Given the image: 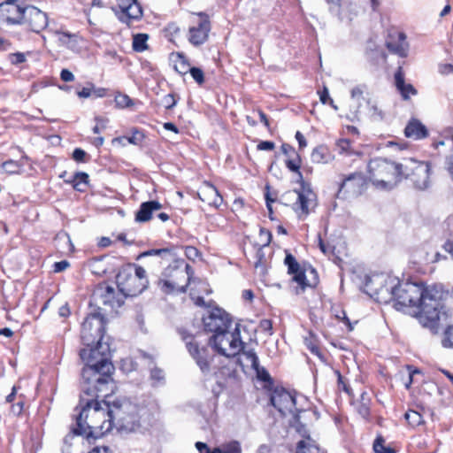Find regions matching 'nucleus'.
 <instances>
[{
	"label": "nucleus",
	"mask_w": 453,
	"mask_h": 453,
	"mask_svg": "<svg viewBox=\"0 0 453 453\" xmlns=\"http://www.w3.org/2000/svg\"><path fill=\"white\" fill-rule=\"evenodd\" d=\"M104 326L105 320L100 312L89 314L82 323L81 341L88 348L80 351V357L85 364L81 377L83 390L88 394L107 391L114 372L110 346L103 342Z\"/></svg>",
	"instance_id": "f257e3e1"
},
{
	"label": "nucleus",
	"mask_w": 453,
	"mask_h": 453,
	"mask_svg": "<svg viewBox=\"0 0 453 453\" xmlns=\"http://www.w3.org/2000/svg\"><path fill=\"white\" fill-rule=\"evenodd\" d=\"M396 302L393 306L398 311L407 307H418L419 323L437 332L439 323L446 321L450 316L445 305L449 291L441 284L425 286L423 282H402L396 286Z\"/></svg>",
	"instance_id": "f03ea898"
},
{
	"label": "nucleus",
	"mask_w": 453,
	"mask_h": 453,
	"mask_svg": "<svg viewBox=\"0 0 453 453\" xmlns=\"http://www.w3.org/2000/svg\"><path fill=\"white\" fill-rule=\"evenodd\" d=\"M112 380L108 384L105 392L96 391V394H88L83 390V378L81 377V395L80 400L81 411L76 418L73 433L76 435H83L87 438H98L110 432L112 428V417L110 411L113 408V402L97 401V398L108 396L112 391Z\"/></svg>",
	"instance_id": "7ed1b4c3"
},
{
	"label": "nucleus",
	"mask_w": 453,
	"mask_h": 453,
	"mask_svg": "<svg viewBox=\"0 0 453 453\" xmlns=\"http://www.w3.org/2000/svg\"><path fill=\"white\" fill-rule=\"evenodd\" d=\"M286 160L287 167L298 173L301 187L298 190H289L280 196V202L285 205H291L299 219H304L317 206V195L311 185L303 180L300 169L301 159L296 153Z\"/></svg>",
	"instance_id": "20e7f679"
},
{
	"label": "nucleus",
	"mask_w": 453,
	"mask_h": 453,
	"mask_svg": "<svg viewBox=\"0 0 453 453\" xmlns=\"http://www.w3.org/2000/svg\"><path fill=\"white\" fill-rule=\"evenodd\" d=\"M369 180L372 185L381 190H391L402 180L401 163L392 162L387 158L377 157L368 164Z\"/></svg>",
	"instance_id": "39448f33"
},
{
	"label": "nucleus",
	"mask_w": 453,
	"mask_h": 453,
	"mask_svg": "<svg viewBox=\"0 0 453 453\" xmlns=\"http://www.w3.org/2000/svg\"><path fill=\"white\" fill-rule=\"evenodd\" d=\"M186 349L203 376L216 375L219 367L215 364V349L209 344H201L197 339L189 334L180 332Z\"/></svg>",
	"instance_id": "423d86ee"
},
{
	"label": "nucleus",
	"mask_w": 453,
	"mask_h": 453,
	"mask_svg": "<svg viewBox=\"0 0 453 453\" xmlns=\"http://www.w3.org/2000/svg\"><path fill=\"white\" fill-rule=\"evenodd\" d=\"M141 412L145 411L129 401H113V408L110 411L112 426L115 425L119 429L127 432L135 431L141 426Z\"/></svg>",
	"instance_id": "0eeeda50"
},
{
	"label": "nucleus",
	"mask_w": 453,
	"mask_h": 453,
	"mask_svg": "<svg viewBox=\"0 0 453 453\" xmlns=\"http://www.w3.org/2000/svg\"><path fill=\"white\" fill-rule=\"evenodd\" d=\"M209 344L220 355L227 357L236 356L243 349L240 325L235 324L230 329L212 334L209 339Z\"/></svg>",
	"instance_id": "6e6552de"
},
{
	"label": "nucleus",
	"mask_w": 453,
	"mask_h": 453,
	"mask_svg": "<svg viewBox=\"0 0 453 453\" xmlns=\"http://www.w3.org/2000/svg\"><path fill=\"white\" fill-rule=\"evenodd\" d=\"M403 179H410L414 187L425 190L431 186L432 165L428 161H418L414 158H404L401 162Z\"/></svg>",
	"instance_id": "1a4fd4ad"
},
{
	"label": "nucleus",
	"mask_w": 453,
	"mask_h": 453,
	"mask_svg": "<svg viewBox=\"0 0 453 453\" xmlns=\"http://www.w3.org/2000/svg\"><path fill=\"white\" fill-rule=\"evenodd\" d=\"M364 291L377 302L388 303L396 302V286L387 281L383 276H367L364 285Z\"/></svg>",
	"instance_id": "9d476101"
},
{
	"label": "nucleus",
	"mask_w": 453,
	"mask_h": 453,
	"mask_svg": "<svg viewBox=\"0 0 453 453\" xmlns=\"http://www.w3.org/2000/svg\"><path fill=\"white\" fill-rule=\"evenodd\" d=\"M204 330L213 334L233 327L230 315L220 308H213L203 317Z\"/></svg>",
	"instance_id": "9b49d317"
},
{
	"label": "nucleus",
	"mask_w": 453,
	"mask_h": 453,
	"mask_svg": "<svg viewBox=\"0 0 453 453\" xmlns=\"http://www.w3.org/2000/svg\"><path fill=\"white\" fill-rule=\"evenodd\" d=\"M116 283L123 297L136 296L146 288L145 285L142 284V282L135 278V275H133L130 269L121 270L117 274Z\"/></svg>",
	"instance_id": "f8f14e48"
},
{
	"label": "nucleus",
	"mask_w": 453,
	"mask_h": 453,
	"mask_svg": "<svg viewBox=\"0 0 453 453\" xmlns=\"http://www.w3.org/2000/svg\"><path fill=\"white\" fill-rule=\"evenodd\" d=\"M284 263L288 266V273L293 274V280L300 286L302 290H304L307 287H316L318 284V275L313 268H311L309 271L310 274L312 275V280H307L305 272L301 270L300 265L292 254L287 253Z\"/></svg>",
	"instance_id": "ddd939ff"
},
{
	"label": "nucleus",
	"mask_w": 453,
	"mask_h": 453,
	"mask_svg": "<svg viewBox=\"0 0 453 453\" xmlns=\"http://www.w3.org/2000/svg\"><path fill=\"white\" fill-rule=\"evenodd\" d=\"M172 260L173 264L165 269L163 275L165 278L179 280L180 284L185 285L187 289L194 275V270L182 258H175L174 257Z\"/></svg>",
	"instance_id": "4468645a"
},
{
	"label": "nucleus",
	"mask_w": 453,
	"mask_h": 453,
	"mask_svg": "<svg viewBox=\"0 0 453 453\" xmlns=\"http://www.w3.org/2000/svg\"><path fill=\"white\" fill-rule=\"evenodd\" d=\"M27 5L21 3L3 2L0 4V23L7 25H21Z\"/></svg>",
	"instance_id": "2eb2a0df"
},
{
	"label": "nucleus",
	"mask_w": 453,
	"mask_h": 453,
	"mask_svg": "<svg viewBox=\"0 0 453 453\" xmlns=\"http://www.w3.org/2000/svg\"><path fill=\"white\" fill-rule=\"evenodd\" d=\"M49 24L47 13L43 12L34 5H27L25 17L22 24L28 27L34 33L39 34L44 30Z\"/></svg>",
	"instance_id": "dca6fc26"
},
{
	"label": "nucleus",
	"mask_w": 453,
	"mask_h": 453,
	"mask_svg": "<svg viewBox=\"0 0 453 453\" xmlns=\"http://www.w3.org/2000/svg\"><path fill=\"white\" fill-rule=\"evenodd\" d=\"M365 180L361 173H353L343 179L337 193L338 198H346L347 196H357L362 194Z\"/></svg>",
	"instance_id": "f3484780"
},
{
	"label": "nucleus",
	"mask_w": 453,
	"mask_h": 453,
	"mask_svg": "<svg viewBox=\"0 0 453 453\" xmlns=\"http://www.w3.org/2000/svg\"><path fill=\"white\" fill-rule=\"evenodd\" d=\"M271 403L282 416L294 414L296 411L295 396L283 388H276L273 392Z\"/></svg>",
	"instance_id": "a211bd4d"
},
{
	"label": "nucleus",
	"mask_w": 453,
	"mask_h": 453,
	"mask_svg": "<svg viewBox=\"0 0 453 453\" xmlns=\"http://www.w3.org/2000/svg\"><path fill=\"white\" fill-rule=\"evenodd\" d=\"M199 16L200 19L197 26L189 27L188 41L195 46L204 43L208 39V35L211 30L208 18L202 13H200Z\"/></svg>",
	"instance_id": "6ab92c4d"
},
{
	"label": "nucleus",
	"mask_w": 453,
	"mask_h": 453,
	"mask_svg": "<svg viewBox=\"0 0 453 453\" xmlns=\"http://www.w3.org/2000/svg\"><path fill=\"white\" fill-rule=\"evenodd\" d=\"M118 5L121 11L119 19L129 24L142 17V9L137 0H118Z\"/></svg>",
	"instance_id": "aec40b11"
},
{
	"label": "nucleus",
	"mask_w": 453,
	"mask_h": 453,
	"mask_svg": "<svg viewBox=\"0 0 453 453\" xmlns=\"http://www.w3.org/2000/svg\"><path fill=\"white\" fill-rule=\"evenodd\" d=\"M95 302H99L111 308L120 307L124 303L122 297L116 296L115 288L109 285H101L93 294Z\"/></svg>",
	"instance_id": "412c9836"
},
{
	"label": "nucleus",
	"mask_w": 453,
	"mask_h": 453,
	"mask_svg": "<svg viewBox=\"0 0 453 453\" xmlns=\"http://www.w3.org/2000/svg\"><path fill=\"white\" fill-rule=\"evenodd\" d=\"M198 196L201 201L215 208L220 206L223 202V198L219 195L218 189L209 182H204L200 188Z\"/></svg>",
	"instance_id": "4be33fe9"
},
{
	"label": "nucleus",
	"mask_w": 453,
	"mask_h": 453,
	"mask_svg": "<svg viewBox=\"0 0 453 453\" xmlns=\"http://www.w3.org/2000/svg\"><path fill=\"white\" fill-rule=\"evenodd\" d=\"M242 359L241 363H242L246 366H250L253 370H255L257 375L263 380H267L269 379L268 372L264 369L260 368L258 357L254 351V349H242Z\"/></svg>",
	"instance_id": "5701e85b"
},
{
	"label": "nucleus",
	"mask_w": 453,
	"mask_h": 453,
	"mask_svg": "<svg viewBox=\"0 0 453 453\" xmlns=\"http://www.w3.org/2000/svg\"><path fill=\"white\" fill-rule=\"evenodd\" d=\"M404 134L408 138L420 140L428 135V131L419 120L412 119L407 124L404 129Z\"/></svg>",
	"instance_id": "b1692460"
},
{
	"label": "nucleus",
	"mask_w": 453,
	"mask_h": 453,
	"mask_svg": "<svg viewBox=\"0 0 453 453\" xmlns=\"http://www.w3.org/2000/svg\"><path fill=\"white\" fill-rule=\"evenodd\" d=\"M161 208L162 204L157 201L144 202L140 205L135 214V220L138 222H147L151 219L152 213L159 211Z\"/></svg>",
	"instance_id": "393cba45"
},
{
	"label": "nucleus",
	"mask_w": 453,
	"mask_h": 453,
	"mask_svg": "<svg viewBox=\"0 0 453 453\" xmlns=\"http://www.w3.org/2000/svg\"><path fill=\"white\" fill-rule=\"evenodd\" d=\"M395 81L397 89L400 91L402 97L404 100L409 99L411 95L415 96L417 94L416 88L411 84H406L404 82V77L401 67H399L397 72L395 73Z\"/></svg>",
	"instance_id": "a878e982"
},
{
	"label": "nucleus",
	"mask_w": 453,
	"mask_h": 453,
	"mask_svg": "<svg viewBox=\"0 0 453 453\" xmlns=\"http://www.w3.org/2000/svg\"><path fill=\"white\" fill-rule=\"evenodd\" d=\"M158 287L165 294L185 293L186 286L180 284L179 280H171L170 278L158 280Z\"/></svg>",
	"instance_id": "bb28decb"
},
{
	"label": "nucleus",
	"mask_w": 453,
	"mask_h": 453,
	"mask_svg": "<svg viewBox=\"0 0 453 453\" xmlns=\"http://www.w3.org/2000/svg\"><path fill=\"white\" fill-rule=\"evenodd\" d=\"M150 256H157L162 257L165 260H171L173 259L175 257L174 249L173 248H164V249H152L146 250L142 253H141L138 256V259L144 257H150Z\"/></svg>",
	"instance_id": "cd10ccee"
},
{
	"label": "nucleus",
	"mask_w": 453,
	"mask_h": 453,
	"mask_svg": "<svg viewBox=\"0 0 453 453\" xmlns=\"http://www.w3.org/2000/svg\"><path fill=\"white\" fill-rule=\"evenodd\" d=\"M387 47L391 52L395 53L402 58L407 56L408 45L405 42V36L402 33L399 34L398 42H388Z\"/></svg>",
	"instance_id": "c85d7f7f"
},
{
	"label": "nucleus",
	"mask_w": 453,
	"mask_h": 453,
	"mask_svg": "<svg viewBox=\"0 0 453 453\" xmlns=\"http://www.w3.org/2000/svg\"><path fill=\"white\" fill-rule=\"evenodd\" d=\"M27 158L28 157L26 155H24L21 157V159L19 160V161H15V160H12V159L4 161L2 164V168L6 173H11V174L19 173L21 172L22 168L25 165L23 160H27Z\"/></svg>",
	"instance_id": "c756f323"
},
{
	"label": "nucleus",
	"mask_w": 453,
	"mask_h": 453,
	"mask_svg": "<svg viewBox=\"0 0 453 453\" xmlns=\"http://www.w3.org/2000/svg\"><path fill=\"white\" fill-rule=\"evenodd\" d=\"M326 2L329 5V11L342 20L345 19L351 20L357 15V13H342L340 0H326Z\"/></svg>",
	"instance_id": "7c9ffc66"
},
{
	"label": "nucleus",
	"mask_w": 453,
	"mask_h": 453,
	"mask_svg": "<svg viewBox=\"0 0 453 453\" xmlns=\"http://www.w3.org/2000/svg\"><path fill=\"white\" fill-rule=\"evenodd\" d=\"M311 157L313 163L325 164L328 162L330 155L326 147L319 146L313 150Z\"/></svg>",
	"instance_id": "2f4dec72"
},
{
	"label": "nucleus",
	"mask_w": 453,
	"mask_h": 453,
	"mask_svg": "<svg viewBox=\"0 0 453 453\" xmlns=\"http://www.w3.org/2000/svg\"><path fill=\"white\" fill-rule=\"evenodd\" d=\"M69 182L73 184V188L76 190L84 191V188L88 182V175L86 173L78 172Z\"/></svg>",
	"instance_id": "473e14b6"
},
{
	"label": "nucleus",
	"mask_w": 453,
	"mask_h": 453,
	"mask_svg": "<svg viewBox=\"0 0 453 453\" xmlns=\"http://www.w3.org/2000/svg\"><path fill=\"white\" fill-rule=\"evenodd\" d=\"M148 35L146 34H137L133 38V49L137 52H142L147 49Z\"/></svg>",
	"instance_id": "72a5a7b5"
},
{
	"label": "nucleus",
	"mask_w": 453,
	"mask_h": 453,
	"mask_svg": "<svg viewBox=\"0 0 453 453\" xmlns=\"http://www.w3.org/2000/svg\"><path fill=\"white\" fill-rule=\"evenodd\" d=\"M304 344L312 354L316 355L321 360L323 359V355L320 352L318 345V340L316 339V337H314L313 334H311L309 337H306L304 339Z\"/></svg>",
	"instance_id": "f704fd0d"
},
{
	"label": "nucleus",
	"mask_w": 453,
	"mask_h": 453,
	"mask_svg": "<svg viewBox=\"0 0 453 453\" xmlns=\"http://www.w3.org/2000/svg\"><path fill=\"white\" fill-rule=\"evenodd\" d=\"M404 418L407 420V422L413 427L424 423L423 417L421 416V414L415 411H408L404 414Z\"/></svg>",
	"instance_id": "c9c22d12"
},
{
	"label": "nucleus",
	"mask_w": 453,
	"mask_h": 453,
	"mask_svg": "<svg viewBox=\"0 0 453 453\" xmlns=\"http://www.w3.org/2000/svg\"><path fill=\"white\" fill-rule=\"evenodd\" d=\"M211 453H242V449L239 442L233 441L223 448L212 449Z\"/></svg>",
	"instance_id": "e433bc0d"
},
{
	"label": "nucleus",
	"mask_w": 453,
	"mask_h": 453,
	"mask_svg": "<svg viewBox=\"0 0 453 453\" xmlns=\"http://www.w3.org/2000/svg\"><path fill=\"white\" fill-rule=\"evenodd\" d=\"M296 453H320L319 449L310 441H300Z\"/></svg>",
	"instance_id": "4c0bfd02"
},
{
	"label": "nucleus",
	"mask_w": 453,
	"mask_h": 453,
	"mask_svg": "<svg viewBox=\"0 0 453 453\" xmlns=\"http://www.w3.org/2000/svg\"><path fill=\"white\" fill-rule=\"evenodd\" d=\"M373 450L375 453H395V450L384 445V439L378 437L373 442Z\"/></svg>",
	"instance_id": "58836bf2"
},
{
	"label": "nucleus",
	"mask_w": 453,
	"mask_h": 453,
	"mask_svg": "<svg viewBox=\"0 0 453 453\" xmlns=\"http://www.w3.org/2000/svg\"><path fill=\"white\" fill-rule=\"evenodd\" d=\"M441 345L444 348L453 349V325L449 326L445 329L441 340Z\"/></svg>",
	"instance_id": "ea45409f"
},
{
	"label": "nucleus",
	"mask_w": 453,
	"mask_h": 453,
	"mask_svg": "<svg viewBox=\"0 0 453 453\" xmlns=\"http://www.w3.org/2000/svg\"><path fill=\"white\" fill-rule=\"evenodd\" d=\"M351 141L349 139H340L336 145L340 152L351 155L354 153V150L351 147Z\"/></svg>",
	"instance_id": "a19ab883"
},
{
	"label": "nucleus",
	"mask_w": 453,
	"mask_h": 453,
	"mask_svg": "<svg viewBox=\"0 0 453 453\" xmlns=\"http://www.w3.org/2000/svg\"><path fill=\"white\" fill-rule=\"evenodd\" d=\"M365 89V86L359 85L351 89L350 95L351 98L357 102L358 106L361 104V101L364 100V91Z\"/></svg>",
	"instance_id": "79ce46f5"
},
{
	"label": "nucleus",
	"mask_w": 453,
	"mask_h": 453,
	"mask_svg": "<svg viewBox=\"0 0 453 453\" xmlns=\"http://www.w3.org/2000/svg\"><path fill=\"white\" fill-rule=\"evenodd\" d=\"M115 103L119 108H126L133 104L132 99L127 95L123 94H119L115 96Z\"/></svg>",
	"instance_id": "37998d69"
},
{
	"label": "nucleus",
	"mask_w": 453,
	"mask_h": 453,
	"mask_svg": "<svg viewBox=\"0 0 453 453\" xmlns=\"http://www.w3.org/2000/svg\"><path fill=\"white\" fill-rule=\"evenodd\" d=\"M60 36H59V41L61 42V43L63 44H65L67 45L68 47H72V42H77V35H74V34H70L68 32H62V33H59Z\"/></svg>",
	"instance_id": "c03bdc74"
},
{
	"label": "nucleus",
	"mask_w": 453,
	"mask_h": 453,
	"mask_svg": "<svg viewBox=\"0 0 453 453\" xmlns=\"http://www.w3.org/2000/svg\"><path fill=\"white\" fill-rule=\"evenodd\" d=\"M8 60L12 65H19L27 60L26 55L22 52H15L8 55Z\"/></svg>",
	"instance_id": "a18cd8bd"
},
{
	"label": "nucleus",
	"mask_w": 453,
	"mask_h": 453,
	"mask_svg": "<svg viewBox=\"0 0 453 453\" xmlns=\"http://www.w3.org/2000/svg\"><path fill=\"white\" fill-rule=\"evenodd\" d=\"M189 73L192 78L198 83L203 84L204 82V74L202 69L198 67H190Z\"/></svg>",
	"instance_id": "49530a36"
},
{
	"label": "nucleus",
	"mask_w": 453,
	"mask_h": 453,
	"mask_svg": "<svg viewBox=\"0 0 453 453\" xmlns=\"http://www.w3.org/2000/svg\"><path fill=\"white\" fill-rule=\"evenodd\" d=\"M133 275H135V278H137V280H139V281L147 288L149 281L146 277V271L143 267L136 266Z\"/></svg>",
	"instance_id": "de8ad7c7"
},
{
	"label": "nucleus",
	"mask_w": 453,
	"mask_h": 453,
	"mask_svg": "<svg viewBox=\"0 0 453 453\" xmlns=\"http://www.w3.org/2000/svg\"><path fill=\"white\" fill-rule=\"evenodd\" d=\"M150 379L154 381V385L161 383L165 379L164 372L158 368L152 369L150 372Z\"/></svg>",
	"instance_id": "09e8293b"
},
{
	"label": "nucleus",
	"mask_w": 453,
	"mask_h": 453,
	"mask_svg": "<svg viewBox=\"0 0 453 453\" xmlns=\"http://www.w3.org/2000/svg\"><path fill=\"white\" fill-rule=\"evenodd\" d=\"M357 411L362 418H368V417L370 415L369 403L366 402H360L357 405Z\"/></svg>",
	"instance_id": "8fccbe9b"
},
{
	"label": "nucleus",
	"mask_w": 453,
	"mask_h": 453,
	"mask_svg": "<svg viewBox=\"0 0 453 453\" xmlns=\"http://www.w3.org/2000/svg\"><path fill=\"white\" fill-rule=\"evenodd\" d=\"M162 104L165 109H172L176 104V100L173 94L165 95L162 98Z\"/></svg>",
	"instance_id": "3c124183"
},
{
	"label": "nucleus",
	"mask_w": 453,
	"mask_h": 453,
	"mask_svg": "<svg viewBox=\"0 0 453 453\" xmlns=\"http://www.w3.org/2000/svg\"><path fill=\"white\" fill-rule=\"evenodd\" d=\"M319 246L320 250L325 255H331L334 253V247H333L332 245H330L328 243H325L320 236L319 237Z\"/></svg>",
	"instance_id": "603ef678"
},
{
	"label": "nucleus",
	"mask_w": 453,
	"mask_h": 453,
	"mask_svg": "<svg viewBox=\"0 0 453 453\" xmlns=\"http://www.w3.org/2000/svg\"><path fill=\"white\" fill-rule=\"evenodd\" d=\"M185 255L190 260H195L199 256V251L193 246H187L185 249Z\"/></svg>",
	"instance_id": "864d4df0"
},
{
	"label": "nucleus",
	"mask_w": 453,
	"mask_h": 453,
	"mask_svg": "<svg viewBox=\"0 0 453 453\" xmlns=\"http://www.w3.org/2000/svg\"><path fill=\"white\" fill-rule=\"evenodd\" d=\"M70 265L69 262L66 260H62L59 262H56L53 265L54 272L55 273H60L65 271L66 268H68Z\"/></svg>",
	"instance_id": "5fc2aeb1"
},
{
	"label": "nucleus",
	"mask_w": 453,
	"mask_h": 453,
	"mask_svg": "<svg viewBox=\"0 0 453 453\" xmlns=\"http://www.w3.org/2000/svg\"><path fill=\"white\" fill-rule=\"evenodd\" d=\"M281 150H282L283 154L288 156V158L292 157H294L293 155L296 154L295 148L292 147L291 145L286 144V143L281 145Z\"/></svg>",
	"instance_id": "6e6d98bb"
},
{
	"label": "nucleus",
	"mask_w": 453,
	"mask_h": 453,
	"mask_svg": "<svg viewBox=\"0 0 453 453\" xmlns=\"http://www.w3.org/2000/svg\"><path fill=\"white\" fill-rule=\"evenodd\" d=\"M86 157V152L81 149H75L73 152V158L77 162H83Z\"/></svg>",
	"instance_id": "4d7b16f0"
},
{
	"label": "nucleus",
	"mask_w": 453,
	"mask_h": 453,
	"mask_svg": "<svg viewBox=\"0 0 453 453\" xmlns=\"http://www.w3.org/2000/svg\"><path fill=\"white\" fill-rule=\"evenodd\" d=\"M180 58L181 60L179 65H175V69L180 73H187L188 72H189L190 67L188 64H186L185 60L181 56H180Z\"/></svg>",
	"instance_id": "13d9d810"
},
{
	"label": "nucleus",
	"mask_w": 453,
	"mask_h": 453,
	"mask_svg": "<svg viewBox=\"0 0 453 453\" xmlns=\"http://www.w3.org/2000/svg\"><path fill=\"white\" fill-rule=\"evenodd\" d=\"M60 78L62 81H64L65 82H70L74 80V75L69 70L63 69L60 73Z\"/></svg>",
	"instance_id": "bf43d9fd"
},
{
	"label": "nucleus",
	"mask_w": 453,
	"mask_h": 453,
	"mask_svg": "<svg viewBox=\"0 0 453 453\" xmlns=\"http://www.w3.org/2000/svg\"><path fill=\"white\" fill-rule=\"evenodd\" d=\"M408 370H409V379H408V381L405 383V387L406 388H409L411 384L412 383L413 381V377L416 375V374H418L420 373L419 370L418 369H412L411 366H408Z\"/></svg>",
	"instance_id": "052dcab7"
},
{
	"label": "nucleus",
	"mask_w": 453,
	"mask_h": 453,
	"mask_svg": "<svg viewBox=\"0 0 453 453\" xmlns=\"http://www.w3.org/2000/svg\"><path fill=\"white\" fill-rule=\"evenodd\" d=\"M274 143L269 141H264L258 143L257 149L260 150H272L274 149Z\"/></svg>",
	"instance_id": "680f3d73"
},
{
	"label": "nucleus",
	"mask_w": 453,
	"mask_h": 453,
	"mask_svg": "<svg viewBox=\"0 0 453 453\" xmlns=\"http://www.w3.org/2000/svg\"><path fill=\"white\" fill-rule=\"evenodd\" d=\"M128 142L132 144H138L142 140V135L139 132H134L132 136L127 138Z\"/></svg>",
	"instance_id": "e2e57ef3"
},
{
	"label": "nucleus",
	"mask_w": 453,
	"mask_h": 453,
	"mask_svg": "<svg viewBox=\"0 0 453 453\" xmlns=\"http://www.w3.org/2000/svg\"><path fill=\"white\" fill-rule=\"evenodd\" d=\"M196 448L199 453H211L212 451L206 443L201 441L196 443Z\"/></svg>",
	"instance_id": "0e129e2a"
},
{
	"label": "nucleus",
	"mask_w": 453,
	"mask_h": 453,
	"mask_svg": "<svg viewBox=\"0 0 453 453\" xmlns=\"http://www.w3.org/2000/svg\"><path fill=\"white\" fill-rule=\"evenodd\" d=\"M439 72L441 74H448V73H453V65H451V64L440 65Z\"/></svg>",
	"instance_id": "69168bd1"
},
{
	"label": "nucleus",
	"mask_w": 453,
	"mask_h": 453,
	"mask_svg": "<svg viewBox=\"0 0 453 453\" xmlns=\"http://www.w3.org/2000/svg\"><path fill=\"white\" fill-rule=\"evenodd\" d=\"M319 99L322 104H326L330 101L329 92L328 89L325 87L323 91L319 93Z\"/></svg>",
	"instance_id": "338daca9"
},
{
	"label": "nucleus",
	"mask_w": 453,
	"mask_h": 453,
	"mask_svg": "<svg viewBox=\"0 0 453 453\" xmlns=\"http://www.w3.org/2000/svg\"><path fill=\"white\" fill-rule=\"evenodd\" d=\"M446 167H447L448 172L453 178V154L451 156H449V157H447Z\"/></svg>",
	"instance_id": "774afa93"
}]
</instances>
